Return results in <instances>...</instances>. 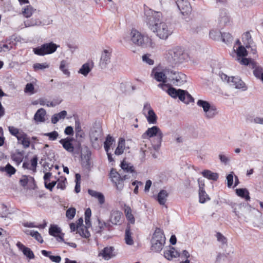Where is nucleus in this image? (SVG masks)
Returning a JSON list of instances; mask_svg holds the SVG:
<instances>
[{"instance_id": "nucleus-54", "label": "nucleus", "mask_w": 263, "mask_h": 263, "mask_svg": "<svg viewBox=\"0 0 263 263\" xmlns=\"http://www.w3.org/2000/svg\"><path fill=\"white\" fill-rule=\"evenodd\" d=\"M247 55V51L246 48L242 46H240L237 50V58L246 57Z\"/></svg>"}, {"instance_id": "nucleus-34", "label": "nucleus", "mask_w": 263, "mask_h": 263, "mask_svg": "<svg viewBox=\"0 0 263 263\" xmlns=\"http://www.w3.org/2000/svg\"><path fill=\"white\" fill-rule=\"evenodd\" d=\"M114 141V139L110 135H107L104 143V147L106 152H108L109 151L110 147Z\"/></svg>"}, {"instance_id": "nucleus-62", "label": "nucleus", "mask_w": 263, "mask_h": 263, "mask_svg": "<svg viewBox=\"0 0 263 263\" xmlns=\"http://www.w3.org/2000/svg\"><path fill=\"white\" fill-rule=\"evenodd\" d=\"M37 158L36 157L33 158L30 163V167L29 170H32L33 172L35 171L36 166L37 165Z\"/></svg>"}, {"instance_id": "nucleus-11", "label": "nucleus", "mask_w": 263, "mask_h": 263, "mask_svg": "<svg viewBox=\"0 0 263 263\" xmlns=\"http://www.w3.org/2000/svg\"><path fill=\"white\" fill-rule=\"evenodd\" d=\"M143 112L147 122L149 124H155L157 123V116L149 103H146L144 105Z\"/></svg>"}, {"instance_id": "nucleus-21", "label": "nucleus", "mask_w": 263, "mask_h": 263, "mask_svg": "<svg viewBox=\"0 0 263 263\" xmlns=\"http://www.w3.org/2000/svg\"><path fill=\"white\" fill-rule=\"evenodd\" d=\"M16 246L18 249L21 250L24 255H25L29 259H33L34 257V254L31 249L28 247H25L20 242H18L16 243Z\"/></svg>"}, {"instance_id": "nucleus-14", "label": "nucleus", "mask_w": 263, "mask_h": 263, "mask_svg": "<svg viewBox=\"0 0 263 263\" xmlns=\"http://www.w3.org/2000/svg\"><path fill=\"white\" fill-rule=\"evenodd\" d=\"M228 82L229 84L236 89H241L245 91L247 89V86L245 83L238 77H231L229 78Z\"/></svg>"}, {"instance_id": "nucleus-5", "label": "nucleus", "mask_w": 263, "mask_h": 263, "mask_svg": "<svg viewBox=\"0 0 263 263\" xmlns=\"http://www.w3.org/2000/svg\"><path fill=\"white\" fill-rule=\"evenodd\" d=\"M111 182L115 186L116 189L119 191H121L124 187V181L129 179L128 174L122 175L116 171L115 169L112 168L109 174Z\"/></svg>"}, {"instance_id": "nucleus-1", "label": "nucleus", "mask_w": 263, "mask_h": 263, "mask_svg": "<svg viewBox=\"0 0 263 263\" xmlns=\"http://www.w3.org/2000/svg\"><path fill=\"white\" fill-rule=\"evenodd\" d=\"M144 20L149 29L161 40H166L173 32L171 25L163 21L162 14L159 12L145 9Z\"/></svg>"}, {"instance_id": "nucleus-37", "label": "nucleus", "mask_w": 263, "mask_h": 263, "mask_svg": "<svg viewBox=\"0 0 263 263\" xmlns=\"http://www.w3.org/2000/svg\"><path fill=\"white\" fill-rule=\"evenodd\" d=\"M125 240L127 245H132L134 243L133 239L132 237V233L129 228L127 227L125 230Z\"/></svg>"}, {"instance_id": "nucleus-22", "label": "nucleus", "mask_w": 263, "mask_h": 263, "mask_svg": "<svg viewBox=\"0 0 263 263\" xmlns=\"http://www.w3.org/2000/svg\"><path fill=\"white\" fill-rule=\"evenodd\" d=\"M46 111L44 108H40L37 110L34 116V120L36 122H44L45 121Z\"/></svg>"}, {"instance_id": "nucleus-58", "label": "nucleus", "mask_w": 263, "mask_h": 263, "mask_svg": "<svg viewBox=\"0 0 263 263\" xmlns=\"http://www.w3.org/2000/svg\"><path fill=\"white\" fill-rule=\"evenodd\" d=\"M142 60L144 62L149 65H152L154 63V60L151 58V55L148 54L143 55L142 56Z\"/></svg>"}, {"instance_id": "nucleus-42", "label": "nucleus", "mask_w": 263, "mask_h": 263, "mask_svg": "<svg viewBox=\"0 0 263 263\" xmlns=\"http://www.w3.org/2000/svg\"><path fill=\"white\" fill-rule=\"evenodd\" d=\"M34 9L31 6H27L23 9L22 13L26 17H30L34 12Z\"/></svg>"}, {"instance_id": "nucleus-64", "label": "nucleus", "mask_w": 263, "mask_h": 263, "mask_svg": "<svg viewBox=\"0 0 263 263\" xmlns=\"http://www.w3.org/2000/svg\"><path fill=\"white\" fill-rule=\"evenodd\" d=\"M233 172H231L227 176V184L229 187H231L233 183Z\"/></svg>"}, {"instance_id": "nucleus-23", "label": "nucleus", "mask_w": 263, "mask_h": 263, "mask_svg": "<svg viewBox=\"0 0 263 263\" xmlns=\"http://www.w3.org/2000/svg\"><path fill=\"white\" fill-rule=\"evenodd\" d=\"M88 193L91 196L97 199L100 204L105 202V197L102 193L90 189L88 190Z\"/></svg>"}, {"instance_id": "nucleus-40", "label": "nucleus", "mask_w": 263, "mask_h": 263, "mask_svg": "<svg viewBox=\"0 0 263 263\" xmlns=\"http://www.w3.org/2000/svg\"><path fill=\"white\" fill-rule=\"evenodd\" d=\"M253 68H254L253 74H254V76L256 78L259 79V78L263 74L262 68L260 66H257L256 65H254V66H253Z\"/></svg>"}, {"instance_id": "nucleus-4", "label": "nucleus", "mask_w": 263, "mask_h": 263, "mask_svg": "<svg viewBox=\"0 0 263 263\" xmlns=\"http://www.w3.org/2000/svg\"><path fill=\"white\" fill-rule=\"evenodd\" d=\"M167 92L173 98L176 99L178 98L181 101L186 104L193 102L194 101V98L186 90L170 87L167 89Z\"/></svg>"}, {"instance_id": "nucleus-27", "label": "nucleus", "mask_w": 263, "mask_h": 263, "mask_svg": "<svg viewBox=\"0 0 263 263\" xmlns=\"http://www.w3.org/2000/svg\"><path fill=\"white\" fill-rule=\"evenodd\" d=\"M242 41L247 48H251V45L253 44V40L249 32H246L242 35Z\"/></svg>"}, {"instance_id": "nucleus-24", "label": "nucleus", "mask_w": 263, "mask_h": 263, "mask_svg": "<svg viewBox=\"0 0 263 263\" xmlns=\"http://www.w3.org/2000/svg\"><path fill=\"white\" fill-rule=\"evenodd\" d=\"M125 148V140L123 138H120L118 143V146L115 150V154L118 156L122 155L124 153Z\"/></svg>"}, {"instance_id": "nucleus-61", "label": "nucleus", "mask_w": 263, "mask_h": 263, "mask_svg": "<svg viewBox=\"0 0 263 263\" xmlns=\"http://www.w3.org/2000/svg\"><path fill=\"white\" fill-rule=\"evenodd\" d=\"M76 214V209L74 208H70L66 211V216L68 218L72 219Z\"/></svg>"}, {"instance_id": "nucleus-44", "label": "nucleus", "mask_w": 263, "mask_h": 263, "mask_svg": "<svg viewBox=\"0 0 263 263\" xmlns=\"http://www.w3.org/2000/svg\"><path fill=\"white\" fill-rule=\"evenodd\" d=\"M217 113L218 111L216 107L212 106V107L210 108L209 111L206 112V114L204 115V116L208 119H212L217 114Z\"/></svg>"}, {"instance_id": "nucleus-47", "label": "nucleus", "mask_w": 263, "mask_h": 263, "mask_svg": "<svg viewBox=\"0 0 263 263\" xmlns=\"http://www.w3.org/2000/svg\"><path fill=\"white\" fill-rule=\"evenodd\" d=\"M1 170L2 171H5L9 175H12L14 174L16 170L12 165H11L10 164H7L6 166L5 167H1Z\"/></svg>"}, {"instance_id": "nucleus-29", "label": "nucleus", "mask_w": 263, "mask_h": 263, "mask_svg": "<svg viewBox=\"0 0 263 263\" xmlns=\"http://www.w3.org/2000/svg\"><path fill=\"white\" fill-rule=\"evenodd\" d=\"M121 167L123 171L125 173H133L134 170L133 166L130 164L125 161L124 160L121 162Z\"/></svg>"}, {"instance_id": "nucleus-39", "label": "nucleus", "mask_w": 263, "mask_h": 263, "mask_svg": "<svg viewBox=\"0 0 263 263\" xmlns=\"http://www.w3.org/2000/svg\"><path fill=\"white\" fill-rule=\"evenodd\" d=\"M38 102L41 105H46L47 107H54L56 105L59 104V102L54 103L53 102H50L47 99L44 98H40L38 99Z\"/></svg>"}, {"instance_id": "nucleus-19", "label": "nucleus", "mask_w": 263, "mask_h": 263, "mask_svg": "<svg viewBox=\"0 0 263 263\" xmlns=\"http://www.w3.org/2000/svg\"><path fill=\"white\" fill-rule=\"evenodd\" d=\"M168 70H165V71H153L152 73L154 74V78L158 82H162L165 83L167 82L166 79H168L167 71Z\"/></svg>"}, {"instance_id": "nucleus-31", "label": "nucleus", "mask_w": 263, "mask_h": 263, "mask_svg": "<svg viewBox=\"0 0 263 263\" xmlns=\"http://www.w3.org/2000/svg\"><path fill=\"white\" fill-rule=\"evenodd\" d=\"M202 175L210 180H217L218 178L217 173L212 172L210 170H204L202 172Z\"/></svg>"}, {"instance_id": "nucleus-2", "label": "nucleus", "mask_w": 263, "mask_h": 263, "mask_svg": "<svg viewBox=\"0 0 263 263\" xmlns=\"http://www.w3.org/2000/svg\"><path fill=\"white\" fill-rule=\"evenodd\" d=\"M232 208L237 216L243 217L247 222L252 221L254 224H257L255 217L259 216L260 219L258 223L260 224H263L261 214L254 209H252L250 206L245 203H233Z\"/></svg>"}, {"instance_id": "nucleus-30", "label": "nucleus", "mask_w": 263, "mask_h": 263, "mask_svg": "<svg viewBox=\"0 0 263 263\" xmlns=\"http://www.w3.org/2000/svg\"><path fill=\"white\" fill-rule=\"evenodd\" d=\"M89 227L86 225L85 227H78L77 229V233H79L81 236L88 238L90 236V234L87 230V228Z\"/></svg>"}, {"instance_id": "nucleus-50", "label": "nucleus", "mask_w": 263, "mask_h": 263, "mask_svg": "<svg viewBox=\"0 0 263 263\" xmlns=\"http://www.w3.org/2000/svg\"><path fill=\"white\" fill-rule=\"evenodd\" d=\"M91 215V211L90 208H88L85 212V224L88 227H90L91 223L90 218Z\"/></svg>"}, {"instance_id": "nucleus-63", "label": "nucleus", "mask_w": 263, "mask_h": 263, "mask_svg": "<svg viewBox=\"0 0 263 263\" xmlns=\"http://www.w3.org/2000/svg\"><path fill=\"white\" fill-rule=\"evenodd\" d=\"M209 104L210 103L208 102L202 100H198L197 102V105L198 106L202 107L203 110H204V108H206Z\"/></svg>"}, {"instance_id": "nucleus-59", "label": "nucleus", "mask_w": 263, "mask_h": 263, "mask_svg": "<svg viewBox=\"0 0 263 263\" xmlns=\"http://www.w3.org/2000/svg\"><path fill=\"white\" fill-rule=\"evenodd\" d=\"M237 61H238L241 64L248 65L250 63L253 62L252 61L249 60L248 58H245V57L237 58Z\"/></svg>"}, {"instance_id": "nucleus-35", "label": "nucleus", "mask_w": 263, "mask_h": 263, "mask_svg": "<svg viewBox=\"0 0 263 263\" xmlns=\"http://www.w3.org/2000/svg\"><path fill=\"white\" fill-rule=\"evenodd\" d=\"M67 67L68 64L65 60L61 61L59 68L63 72L64 74L68 77L70 76V72L68 70Z\"/></svg>"}, {"instance_id": "nucleus-3", "label": "nucleus", "mask_w": 263, "mask_h": 263, "mask_svg": "<svg viewBox=\"0 0 263 263\" xmlns=\"http://www.w3.org/2000/svg\"><path fill=\"white\" fill-rule=\"evenodd\" d=\"M165 238L163 231L160 228H156L151 240V250L159 252L162 250L165 243Z\"/></svg>"}, {"instance_id": "nucleus-36", "label": "nucleus", "mask_w": 263, "mask_h": 263, "mask_svg": "<svg viewBox=\"0 0 263 263\" xmlns=\"http://www.w3.org/2000/svg\"><path fill=\"white\" fill-rule=\"evenodd\" d=\"M82 164L86 168H89L90 167V156L89 154L82 156Z\"/></svg>"}, {"instance_id": "nucleus-25", "label": "nucleus", "mask_w": 263, "mask_h": 263, "mask_svg": "<svg viewBox=\"0 0 263 263\" xmlns=\"http://www.w3.org/2000/svg\"><path fill=\"white\" fill-rule=\"evenodd\" d=\"M168 196V193L165 190H161L157 195V200L160 204L164 205L167 198Z\"/></svg>"}, {"instance_id": "nucleus-38", "label": "nucleus", "mask_w": 263, "mask_h": 263, "mask_svg": "<svg viewBox=\"0 0 263 263\" xmlns=\"http://www.w3.org/2000/svg\"><path fill=\"white\" fill-rule=\"evenodd\" d=\"M236 194L238 196L245 198L247 200L250 199L249 192L246 189H239L236 190Z\"/></svg>"}, {"instance_id": "nucleus-28", "label": "nucleus", "mask_w": 263, "mask_h": 263, "mask_svg": "<svg viewBox=\"0 0 263 263\" xmlns=\"http://www.w3.org/2000/svg\"><path fill=\"white\" fill-rule=\"evenodd\" d=\"M92 67H91L90 64L86 63L84 64L78 71L79 73H81L85 77H86L91 71Z\"/></svg>"}, {"instance_id": "nucleus-33", "label": "nucleus", "mask_w": 263, "mask_h": 263, "mask_svg": "<svg viewBox=\"0 0 263 263\" xmlns=\"http://www.w3.org/2000/svg\"><path fill=\"white\" fill-rule=\"evenodd\" d=\"M41 21L36 18H32L30 20H27L24 22L25 27H29L34 26H39L41 24Z\"/></svg>"}, {"instance_id": "nucleus-26", "label": "nucleus", "mask_w": 263, "mask_h": 263, "mask_svg": "<svg viewBox=\"0 0 263 263\" xmlns=\"http://www.w3.org/2000/svg\"><path fill=\"white\" fill-rule=\"evenodd\" d=\"M67 115V111L63 110L59 113L53 115L51 117V122L52 124H56L60 120L64 119Z\"/></svg>"}, {"instance_id": "nucleus-15", "label": "nucleus", "mask_w": 263, "mask_h": 263, "mask_svg": "<svg viewBox=\"0 0 263 263\" xmlns=\"http://www.w3.org/2000/svg\"><path fill=\"white\" fill-rule=\"evenodd\" d=\"M180 256V253L174 247L169 246L164 251V256L167 259L171 260L173 258H177Z\"/></svg>"}, {"instance_id": "nucleus-52", "label": "nucleus", "mask_w": 263, "mask_h": 263, "mask_svg": "<svg viewBox=\"0 0 263 263\" xmlns=\"http://www.w3.org/2000/svg\"><path fill=\"white\" fill-rule=\"evenodd\" d=\"M33 68L35 70H44L49 67V64L46 62L44 63H35L33 65Z\"/></svg>"}, {"instance_id": "nucleus-10", "label": "nucleus", "mask_w": 263, "mask_h": 263, "mask_svg": "<svg viewBox=\"0 0 263 263\" xmlns=\"http://www.w3.org/2000/svg\"><path fill=\"white\" fill-rule=\"evenodd\" d=\"M130 35L133 43L139 46H144L148 40V37L144 36L136 30H132Z\"/></svg>"}, {"instance_id": "nucleus-7", "label": "nucleus", "mask_w": 263, "mask_h": 263, "mask_svg": "<svg viewBox=\"0 0 263 263\" xmlns=\"http://www.w3.org/2000/svg\"><path fill=\"white\" fill-rule=\"evenodd\" d=\"M156 136L157 139V144L155 147H159L160 146L162 139L163 137V134L160 129L156 126H154L152 127L148 128L146 131L142 135L143 139H148L149 138Z\"/></svg>"}, {"instance_id": "nucleus-6", "label": "nucleus", "mask_w": 263, "mask_h": 263, "mask_svg": "<svg viewBox=\"0 0 263 263\" xmlns=\"http://www.w3.org/2000/svg\"><path fill=\"white\" fill-rule=\"evenodd\" d=\"M170 60L174 63H181L186 60L188 58L187 54L183 49L179 47H177L169 51Z\"/></svg>"}, {"instance_id": "nucleus-18", "label": "nucleus", "mask_w": 263, "mask_h": 263, "mask_svg": "<svg viewBox=\"0 0 263 263\" xmlns=\"http://www.w3.org/2000/svg\"><path fill=\"white\" fill-rule=\"evenodd\" d=\"M114 248L112 247H105L99 253V256L102 257L105 260H109L114 256Z\"/></svg>"}, {"instance_id": "nucleus-46", "label": "nucleus", "mask_w": 263, "mask_h": 263, "mask_svg": "<svg viewBox=\"0 0 263 263\" xmlns=\"http://www.w3.org/2000/svg\"><path fill=\"white\" fill-rule=\"evenodd\" d=\"M221 35V32L217 30H212L209 32L210 37L214 40H219Z\"/></svg>"}, {"instance_id": "nucleus-32", "label": "nucleus", "mask_w": 263, "mask_h": 263, "mask_svg": "<svg viewBox=\"0 0 263 263\" xmlns=\"http://www.w3.org/2000/svg\"><path fill=\"white\" fill-rule=\"evenodd\" d=\"M201 183L199 181V202L201 203H204L206 200H209V198L208 197V195L206 194L205 191L202 189L201 187Z\"/></svg>"}, {"instance_id": "nucleus-48", "label": "nucleus", "mask_w": 263, "mask_h": 263, "mask_svg": "<svg viewBox=\"0 0 263 263\" xmlns=\"http://www.w3.org/2000/svg\"><path fill=\"white\" fill-rule=\"evenodd\" d=\"M10 214L9 211V209L4 204H0V215L3 217H7L8 215Z\"/></svg>"}, {"instance_id": "nucleus-12", "label": "nucleus", "mask_w": 263, "mask_h": 263, "mask_svg": "<svg viewBox=\"0 0 263 263\" xmlns=\"http://www.w3.org/2000/svg\"><path fill=\"white\" fill-rule=\"evenodd\" d=\"M111 50L104 49L101 53L99 65L102 69H106L110 62Z\"/></svg>"}, {"instance_id": "nucleus-43", "label": "nucleus", "mask_w": 263, "mask_h": 263, "mask_svg": "<svg viewBox=\"0 0 263 263\" xmlns=\"http://www.w3.org/2000/svg\"><path fill=\"white\" fill-rule=\"evenodd\" d=\"M75 131L76 137H83L84 136V134L81 129L80 122L79 120H76L75 122Z\"/></svg>"}, {"instance_id": "nucleus-57", "label": "nucleus", "mask_w": 263, "mask_h": 263, "mask_svg": "<svg viewBox=\"0 0 263 263\" xmlns=\"http://www.w3.org/2000/svg\"><path fill=\"white\" fill-rule=\"evenodd\" d=\"M34 87L32 83H27L26 85L25 88L24 89V91L25 93H29L30 95H32L34 93Z\"/></svg>"}, {"instance_id": "nucleus-20", "label": "nucleus", "mask_w": 263, "mask_h": 263, "mask_svg": "<svg viewBox=\"0 0 263 263\" xmlns=\"http://www.w3.org/2000/svg\"><path fill=\"white\" fill-rule=\"evenodd\" d=\"M17 139L24 148H26L29 147L30 144V138L25 132H21V134H20Z\"/></svg>"}, {"instance_id": "nucleus-55", "label": "nucleus", "mask_w": 263, "mask_h": 263, "mask_svg": "<svg viewBox=\"0 0 263 263\" xmlns=\"http://www.w3.org/2000/svg\"><path fill=\"white\" fill-rule=\"evenodd\" d=\"M217 241L221 243V245H227V238L220 233L217 232L216 234Z\"/></svg>"}, {"instance_id": "nucleus-60", "label": "nucleus", "mask_w": 263, "mask_h": 263, "mask_svg": "<svg viewBox=\"0 0 263 263\" xmlns=\"http://www.w3.org/2000/svg\"><path fill=\"white\" fill-rule=\"evenodd\" d=\"M109 224L106 223L105 222H101L100 220H98V227L99 229L98 230H96L97 233L101 232L102 230L104 229V227H109Z\"/></svg>"}, {"instance_id": "nucleus-56", "label": "nucleus", "mask_w": 263, "mask_h": 263, "mask_svg": "<svg viewBox=\"0 0 263 263\" xmlns=\"http://www.w3.org/2000/svg\"><path fill=\"white\" fill-rule=\"evenodd\" d=\"M220 162L225 165H227L230 161V157L223 153H220L218 155Z\"/></svg>"}, {"instance_id": "nucleus-9", "label": "nucleus", "mask_w": 263, "mask_h": 263, "mask_svg": "<svg viewBox=\"0 0 263 263\" xmlns=\"http://www.w3.org/2000/svg\"><path fill=\"white\" fill-rule=\"evenodd\" d=\"M167 77L168 80L175 85H180L186 82V76L180 72L169 70Z\"/></svg>"}, {"instance_id": "nucleus-13", "label": "nucleus", "mask_w": 263, "mask_h": 263, "mask_svg": "<svg viewBox=\"0 0 263 263\" xmlns=\"http://www.w3.org/2000/svg\"><path fill=\"white\" fill-rule=\"evenodd\" d=\"M176 3L182 15L188 16L191 14L192 7L187 0H178Z\"/></svg>"}, {"instance_id": "nucleus-8", "label": "nucleus", "mask_w": 263, "mask_h": 263, "mask_svg": "<svg viewBox=\"0 0 263 263\" xmlns=\"http://www.w3.org/2000/svg\"><path fill=\"white\" fill-rule=\"evenodd\" d=\"M58 46L53 42L45 43L40 47L33 49L34 53L39 55H44L46 54H51L54 52Z\"/></svg>"}, {"instance_id": "nucleus-45", "label": "nucleus", "mask_w": 263, "mask_h": 263, "mask_svg": "<svg viewBox=\"0 0 263 263\" xmlns=\"http://www.w3.org/2000/svg\"><path fill=\"white\" fill-rule=\"evenodd\" d=\"M125 216L127 220L132 224L135 222V218L132 214V210L129 207H126L125 209Z\"/></svg>"}, {"instance_id": "nucleus-51", "label": "nucleus", "mask_w": 263, "mask_h": 263, "mask_svg": "<svg viewBox=\"0 0 263 263\" xmlns=\"http://www.w3.org/2000/svg\"><path fill=\"white\" fill-rule=\"evenodd\" d=\"M61 232L60 229L57 226H51L49 230V233L50 235L53 236H57Z\"/></svg>"}, {"instance_id": "nucleus-16", "label": "nucleus", "mask_w": 263, "mask_h": 263, "mask_svg": "<svg viewBox=\"0 0 263 263\" xmlns=\"http://www.w3.org/2000/svg\"><path fill=\"white\" fill-rule=\"evenodd\" d=\"M73 138L67 137L64 139H62L59 141L63 147L68 152L72 153L74 151V147L72 143Z\"/></svg>"}, {"instance_id": "nucleus-49", "label": "nucleus", "mask_w": 263, "mask_h": 263, "mask_svg": "<svg viewBox=\"0 0 263 263\" xmlns=\"http://www.w3.org/2000/svg\"><path fill=\"white\" fill-rule=\"evenodd\" d=\"M8 129H9V131L10 132V133L16 137V138H17V137H18V136H20V134H21V132H23V131L22 130H20L19 129L14 127V126H9L8 127Z\"/></svg>"}, {"instance_id": "nucleus-53", "label": "nucleus", "mask_w": 263, "mask_h": 263, "mask_svg": "<svg viewBox=\"0 0 263 263\" xmlns=\"http://www.w3.org/2000/svg\"><path fill=\"white\" fill-rule=\"evenodd\" d=\"M43 135L45 136L48 137L49 139L51 141L55 140L59 135V133L57 131L44 133Z\"/></svg>"}, {"instance_id": "nucleus-17", "label": "nucleus", "mask_w": 263, "mask_h": 263, "mask_svg": "<svg viewBox=\"0 0 263 263\" xmlns=\"http://www.w3.org/2000/svg\"><path fill=\"white\" fill-rule=\"evenodd\" d=\"M122 217V212L118 210H112L110 213L109 222L115 225L119 224Z\"/></svg>"}, {"instance_id": "nucleus-41", "label": "nucleus", "mask_w": 263, "mask_h": 263, "mask_svg": "<svg viewBox=\"0 0 263 263\" xmlns=\"http://www.w3.org/2000/svg\"><path fill=\"white\" fill-rule=\"evenodd\" d=\"M220 39L223 42L226 44H229L233 41L232 36L228 32L221 33Z\"/></svg>"}]
</instances>
